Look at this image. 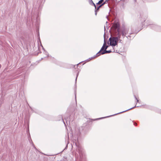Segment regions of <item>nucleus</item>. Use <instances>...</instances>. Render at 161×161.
Returning <instances> with one entry per match:
<instances>
[{
    "label": "nucleus",
    "instance_id": "nucleus-8",
    "mask_svg": "<svg viewBox=\"0 0 161 161\" xmlns=\"http://www.w3.org/2000/svg\"><path fill=\"white\" fill-rule=\"evenodd\" d=\"M103 2L102 0H100L99 1L98 3H97V4H100L102 3Z\"/></svg>",
    "mask_w": 161,
    "mask_h": 161
},
{
    "label": "nucleus",
    "instance_id": "nucleus-4",
    "mask_svg": "<svg viewBox=\"0 0 161 161\" xmlns=\"http://www.w3.org/2000/svg\"><path fill=\"white\" fill-rule=\"evenodd\" d=\"M111 50L107 51L106 50H104V51H103L101 53V54H103L105 53H111Z\"/></svg>",
    "mask_w": 161,
    "mask_h": 161
},
{
    "label": "nucleus",
    "instance_id": "nucleus-5",
    "mask_svg": "<svg viewBox=\"0 0 161 161\" xmlns=\"http://www.w3.org/2000/svg\"><path fill=\"white\" fill-rule=\"evenodd\" d=\"M88 2L90 4H93L95 7V8H96V6L95 4L94 3L92 0H88Z\"/></svg>",
    "mask_w": 161,
    "mask_h": 161
},
{
    "label": "nucleus",
    "instance_id": "nucleus-7",
    "mask_svg": "<svg viewBox=\"0 0 161 161\" xmlns=\"http://www.w3.org/2000/svg\"><path fill=\"white\" fill-rule=\"evenodd\" d=\"M105 4V3H103L102 5H100V6H99L97 8V10H98L101 7L102 5H103L104 4Z\"/></svg>",
    "mask_w": 161,
    "mask_h": 161
},
{
    "label": "nucleus",
    "instance_id": "nucleus-2",
    "mask_svg": "<svg viewBox=\"0 0 161 161\" xmlns=\"http://www.w3.org/2000/svg\"><path fill=\"white\" fill-rule=\"evenodd\" d=\"M106 45V43L104 42L103 44V45L101 48V50L99 51V52L97 54V56H98L100 54H99L102 51H103V50H105V45Z\"/></svg>",
    "mask_w": 161,
    "mask_h": 161
},
{
    "label": "nucleus",
    "instance_id": "nucleus-9",
    "mask_svg": "<svg viewBox=\"0 0 161 161\" xmlns=\"http://www.w3.org/2000/svg\"><path fill=\"white\" fill-rule=\"evenodd\" d=\"M108 47V46H106V45L105 47V50H106Z\"/></svg>",
    "mask_w": 161,
    "mask_h": 161
},
{
    "label": "nucleus",
    "instance_id": "nucleus-1",
    "mask_svg": "<svg viewBox=\"0 0 161 161\" xmlns=\"http://www.w3.org/2000/svg\"><path fill=\"white\" fill-rule=\"evenodd\" d=\"M109 41L110 45L111 46H115L117 44L118 38L115 37L110 38Z\"/></svg>",
    "mask_w": 161,
    "mask_h": 161
},
{
    "label": "nucleus",
    "instance_id": "nucleus-6",
    "mask_svg": "<svg viewBox=\"0 0 161 161\" xmlns=\"http://www.w3.org/2000/svg\"><path fill=\"white\" fill-rule=\"evenodd\" d=\"M114 27L115 29L117 28L118 27V25L117 24H115L114 25Z\"/></svg>",
    "mask_w": 161,
    "mask_h": 161
},
{
    "label": "nucleus",
    "instance_id": "nucleus-3",
    "mask_svg": "<svg viewBox=\"0 0 161 161\" xmlns=\"http://www.w3.org/2000/svg\"><path fill=\"white\" fill-rule=\"evenodd\" d=\"M128 30L127 29H125L122 31V36H125L128 33Z\"/></svg>",
    "mask_w": 161,
    "mask_h": 161
}]
</instances>
